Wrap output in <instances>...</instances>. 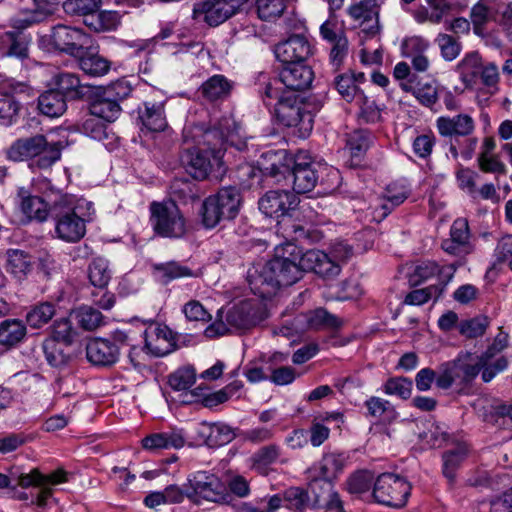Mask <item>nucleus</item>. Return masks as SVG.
Returning a JSON list of instances; mask_svg holds the SVG:
<instances>
[{"label":"nucleus","instance_id":"1","mask_svg":"<svg viewBox=\"0 0 512 512\" xmlns=\"http://www.w3.org/2000/svg\"><path fill=\"white\" fill-rule=\"evenodd\" d=\"M241 130V126L231 117H223L213 128H206L203 124L186 126L184 140L195 144L184 157L187 172L196 180H204L212 172L216 176L223 174L225 145L238 150L246 148Z\"/></svg>","mask_w":512,"mask_h":512},{"label":"nucleus","instance_id":"2","mask_svg":"<svg viewBox=\"0 0 512 512\" xmlns=\"http://www.w3.org/2000/svg\"><path fill=\"white\" fill-rule=\"evenodd\" d=\"M302 250L292 242L275 248V256L264 265L248 271L251 291L261 298H270L282 286H291L302 278Z\"/></svg>","mask_w":512,"mask_h":512},{"label":"nucleus","instance_id":"3","mask_svg":"<svg viewBox=\"0 0 512 512\" xmlns=\"http://www.w3.org/2000/svg\"><path fill=\"white\" fill-rule=\"evenodd\" d=\"M260 170L271 177L293 178V189L296 193H307L313 190L318 182L315 163L307 151H299L295 156L288 157L285 150L267 151L259 161Z\"/></svg>","mask_w":512,"mask_h":512},{"label":"nucleus","instance_id":"4","mask_svg":"<svg viewBox=\"0 0 512 512\" xmlns=\"http://www.w3.org/2000/svg\"><path fill=\"white\" fill-rule=\"evenodd\" d=\"M52 200L55 237L66 243L79 242L86 234V224L92 220L93 203L65 192Z\"/></svg>","mask_w":512,"mask_h":512},{"label":"nucleus","instance_id":"5","mask_svg":"<svg viewBox=\"0 0 512 512\" xmlns=\"http://www.w3.org/2000/svg\"><path fill=\"white\" fill-rule=\"evenodd\" d=\"M62 148L60 141L48 142L44 135L37 134L14 141L6 155L15 162L33 160L38 168L46 169L60 160Z\"/></svg>","mask_w":512,"mask_h":512},{"label":"nucleus","instance_id":"6","mask_svg":"<svg viewBox=\"0 0 512 512\" xmlns=\"http://www.w3.org/2000/svg\"><path fill=\"white\" fill-rule=\"evenodd\" d=\"M240 203V193L236 188H222L203 201L200 209L201 223L205 228L212 229L223 221L234 219L239 213Z\"/></svg>","mask_w":512,"mask_h":512},{"label":"nucleus","instance_id":"7","mask_svg":"<svg viewBox=\"0 0 512 512\" xmlns=\"http://www.w3.org/2000/svg\"><path fill=\"white\" fill-rule=\"evenodd\" d=\"M186 497L195 504L210 502L230 504V495L226 483L216 474L207 471H197L187 478Z\"/></svg>","mask_w":512,"mask_h":512},{"label":"nucleus","instance_id":"8","mask_svg":"<svg viewBox=\"0 0 512 512\" xmlns=\"http://www.w3.org/2000/svg\"><path fill=\"white\" fill-rule=\"evenodd\" d=\"M91 37L81 29L59 24L54 26L49 33L40 35L38 46L46 52H63L70 56L80 55L88 45Z\"/></svg>","mask_w":512,"mask_h":512},{"label":"nucleus","instance_id":"9","mask_svg":"<svg viewBox=\"0 0 512 512\" xmlns=\"http://www.w3.org/2000/svg\"><path fill=\"white\" fill-rule=\"evenodd\" d=\"M154 232L165 238H181L186 234V221L177 204L172 201L152 202L149 207Z\"/></svg>","mask_w":512,"mask_h":512},{"label":"nucleus","instance_id":"10","mask_svg":"<svg viewBox=\"0 0 512 512\" xmlns=\"http://www.w3.org/2000/svg\"><path fill=\"white\" fill-rule=\"evenodd\" d=\"M333 255L311 249L302 252L301 264L305 271H311L325 280L335 279L341 272L340 262L349 257L351 249L339 244L332 250Z\"/></svg>","mask_w":512,"mask_h":512},{"label":"nucleus","instance_id":"11","mask_svg":"<svg viewBox=\"0 0 512 512\" xmlns=\"http://www.w3.org/2000/svg\"><path fill=\"white\" fill-rule=\"evenodd\" d=\"M410 493L411 485L405 478L394 473H382L374 482L372 495L379 504L402 508Z\"/></svg>","mask_w":512,"mask_h":512},{"label":"nucleus","instance_id":"12","mask_svg":"<svg viewBox=\"0 0 512 512\" xmlns=\"http://www.w3.org/2000/svg\"><path fill=\"white\" fill-rule=\"evenodd\" d=\"M58 194H64L63 191L50 188L45 192V197L32 195L30 191L24 187H20L17 191L18 204L22 213L30 220L37 222H45L52 217V208Z\"/></svg>","mask_w":512,"mask_h":512},{"label":"nucleus","instance_id":"13","mask_svg":"<svg viewBox=\"0 0 512 512\" xmlns=\"http://www.w3.org/2000/svg\"><path fill=\"white\" fill-rule=\"evenodd\" d=\"M259 210L268 217L282 221L289 220L299 205V198L287 190L267 191L258 202ZM282 228V222L278 221Z\"/></svg>","mask_w":512,"mask_h":512},{"label":"nucleus","instance_id":"14","mask_svg":"<svg viewBox=\"0 0 512 512\" xmlns=\"http://www.w3.org/2000/svg\"><path fill=\"white\" fill-rule=\"evenodd\" d=\"M274 109L278 120L283 125L311 129V115L304 110L302 100L296 93L282 95L279 102H275Z\"/></svg>","mask_w":512,"mask_h":512},{"label":"nucleus","instance_id":"15","mask_svg":"<svg viewBox=\"0 0 512 512\" xmlns=\"http://www.w3.org/2000/svg\"><path fill=\"white\" fill-rule=\"evenodd\" d=\"M247 0H204L194 6L193 13L210 26H218L235 15Z\"/></svg>","mask_w":512,"mask_h":512},{"label":"nucleus","instance_id":"16","mask_svg":"<svg viewBox=\"0 0 512 512\" xmlns=\"http://www.w3.org/2000/svg\"><path fill=\"white\" fill-rule=\"evenodd\" d=\"M308 489L312 494V510L324 509L343 511V503L334 488V482L307 477Z\"/></svg>","mask_w":512,"mask_h":512},{"label":"nucleus","instance_id":"17","mask_svg":"<svg viewBox=\"0 0 512 512\" xmlns=\"http://www.w3.org/2000/svg\"><path fill=\"white\" fill-rule=\"evenodd\" d=\"M441 248L446 253L460 259L474 251V245L471 242V234L466 219L458 218L453 222L450 228V238L442 241Z\"/></svg>","mask_w":512,"mask_h":512},{"label":"nucleus","instance_id":"18","mask_svg":"<svg viewBox=\"0 0 512 512\" xmlns=\"http://www.w3.org/2000/svg\"><path fill=\"white\" fill-rule=\"evenodd\" d=\"M147 352L155 357H163L171 353L176 345L172 330L160 323H151L144 332Z\"/></svg>","mask_w":512,"mask_h":512},{"label":"nucleus","instance_id":"19","mask_svg":"<svg viewBox=\"0 0 512 512\" xmlns=\"http://www.w3.org/2000/svg\"><path fill=\"white\" fill-rule=\"evenodd\" d=\"M347 459L348 457L345 453L336 451L325 452L319 461L312 464L306 470L305 474L307 477L334 482L344 471Z\"/></svg>","mask_w":512,"mask_h":512},{"label":"nucleus","instance_id":"20","mask_svg":"<svg viewBox=\"0 0 512 512\" xmlns=\"http://www.w3.org/2000/svg\"><path fill=\"white\" fill-rule=\"evenodd\" d=\"M311 54L308 40L301 35H292L275 47V55L284 66L294 63H304Z\"/></svg>","mask_w":512,"mask_h":512},{"label":"nucleus","instance_id":"21","mask_svg":"<svg viewBox=\"0 0 512 512\" xmlns=\"http://www.w3.org/2000/svg\"><path fill=\"white\" fill-rule=\"evenodd\" d=\"M145 450L154 452L162 449H181L186 444V435L181 428L151 433L141 440Z\"/></svg>","mask_w":512,"mask_h":512},{"label":"nucleus","instance_id":"22","mask_svg":"<svg viewBox=\"0 0 512 512\" xmlns=\"http://www.w3.org/2000/svg\"><path fill=\"white\" fill-rule=\"evenodd\" d=\"M281 82L291 92L308 88L313 80L312 69L304 63L286 65L280 72Z\"/></svg>","mask_w":512,"mask_h":512},{"label":"nucleus","instance_id":"23","mask_svg":"<svg viewBox=\"0 0 512 512\" xmlns=\"http://www.w3.org/2000/svg\"><path fill=\"white\" fill-rule=\"evenodd\" d=\"M86 356L94 365L109 366L118 360L119 347L106 339H92L86 346Z\"/></svg>","mask_w":512,"mask_h":512},{"label":"nucleus","instance_id":"24","mask_svg":"<svg viewBox=\"0 0 512 512\" xmlns=\"http://www.w3.org/2000/svg\"><path fill=\"white\" fill-rule=\"evenodd\" d=\"M226 320L230 327L243 330L255 326L261 317L259 308L252 301H243L228 312Z\"/></svg>","mask_w":512,"mask_h":512},{"label":"nucleus","instance_id":"25","mask_svg":"<svg viewBox=\"0 0 512 512\" xmlns=\"http://www.w3.org/2000/svg\"><path fill=\"white\" fill-rule=\"evenodd\" d=\"M409 195V189L403 182H394L387 186L384 201L372 207L373 217L377 221L384 219L392 208L402 204Z\"/></svg>","mask_w":512,"mask_h":512},{"label":"nucleus","instance_id":"26","mask_svg":"<svg viewBox=\"0 0 512 512\" xmlns=\"http://www.w3.org/2000/svg\"><path fill=\"white\" fill-rule=\"evenodd\" d=\"M75 58L77 59L81 71L89 77H103L107 75L111 69V62L98 52L93 51L90 44L88 48H85L83 52Z\"/></svg>","mask_w":512,"mask_h":512},{"label":"nucleus","instance_id":"27","mask_svg":"<svg viewBox=\"0 0 512 512\" xmlns=\"http://www.w3.org/2000/svg\"><path fill=\"white\" fill-rule=\"evenodd\" d=\"M436 127L440 135L445 137L451 136H468L474 130V121L467 114H458L454 117L440 116L436 120Z\"/></svg>","mask_w":512,"mask_h":512},{"label":"nucleus","instance_id":"28","mask_svg":"<svg viewBox=\"0 0 512 512\" xmlns=\"http://www.w3.org/2000/svg\"><path fill=\"white\" fill-rule=\"evenodd\" d=\"M35 9L22 12L11 20L12 26L16 29H25L35 23L41 22L47 15L52 14L59 0H33Z\"/></svg>","mask_w":512,"mask_h":512},{"label":"nucleus","instance_id":"29","mask_svg":"<svg viewBox=\"0 0 512 512\" xmlns=\"http://www.w3.org/2000/svg\"><path fill=\"white\" fill-rule=\"evenodd\" d=\"M281 454V448L277 444L262 446L251 455L250 468L259 475L267 476L272 471L271 466L279 461Z\"/></svg>","mask_w":512,"mask_h":512},{"label":"nucleus","instance_id":"30","mask_svg":"<svg viewBox=\"0 0 512 512\" xmlns=\"http://www.w3.org/2000/svg\"><path fill=\"white\" fill-rule=\"evenodd\" d=\"M27 335L26 324L17 318L0 321V346L6 350L17 347Z\"/></svg>","mask_w":512,"mask_h":512},{"label":"nucleus","instance_id":"31","mask_svg":"<svg viewBox=\"0 0 512 512\" xmlns=\"http://www.w3.org/2000/svg\"><path fill=\"white\" fill-rule=\"evenodd\" d=\"M33 257L21 249H8L6 252V269L14 278L21 281L34 269Z\"/></svg>","mask_w":512,"mask_h":512},{"label":"nucleus","instance_id":"32","mask_svg":"<svg viewBox=\"0 0 512 512\" xmlns=\"http://www.w3.org/2000/svg\"><path fill=\"white\" fill-rule=\"evenodd\" d=\"M232 87V82L224 75L216 74L202 83L199 92L204 99L213 102L226 99Z\"/></svg>","mask_w":512,"mask_h":512},{"label":"nucleus","instance_id":"33","mask_svg":"<svg viewBox=\"0 0 512 512\" xmlns=\"http://www.w3.org/2000/svg\"><path fill=\"white\" fill-rule=\"evenodd\" d=\"M29 37L22 32L7 31L0 36V45L3 55L19 59L28 57Z\"/></svg>","mask_w":512,"mask_h":512},{"label":"nucleus","instance_id":"34","mask_svg":"<svg viewBox=\"0 0 512 512\" xmlns=\"http://www.w3.org/2000/svg\"><path fill=\"white\" fill-rule=\"evenodd\" d=\"M458 369L461 374V386L471 384L481 371V366L485 364L483 354L476 355L470 352H460L456 357Z\"/></svg>","mask_w":512,"mask_h":512},{"label":"nucleus","instance_id":"35","mask_svg":"<svg viewBox=\"0 0 512 512\" xmlns=\"http://www.w3.org/2000/svg\"><path fill=\"white\" fill-rule=\"evenodd\" d=\"M143 106V110L139 109L142 125L151 132L163 131L167 127L163 104L145 102Z\"/></svg>","mask_w":512,"mask_h":512},{"label":"nucleus","instance_id":"36","mask_svg":"<svg viewBox=\"0 0 512 512\" xmlns=\"http://www.w3.org/2000/svg\"><path fill=\"white\" fill-rule=\"evenodd\" d=\"M153 273L155 278L163 284H168L176 279L195 276L190 267L177 261L155 264L153 266Z\"/></svg>","mask_w":512,"mask_h":512},{"label":"nucleus","instance_id":"37","mask_svg":"<svg viewBox=\"0 0 512 512\" xmlns=\"http://www.w3.org/2000/svg\"><path fill=\"white\" fill-rule=\"evenodd\" d=\"M332 421L343 423V414L327 413L322 418H314L308 432V440L313 447L321 446L330 436V428L325 424Z\"/></svg>","mask_w":512,"mask_h":512},{"label":"nucleus","instance_id":"38","mask_svg":"<svg viewBox=\"0 0 512 512\" xmlns=\"http://www.w3.org/2000/svg\"><path fill=\"white\" fill-rule=\"evenodd\" d=\"M460 265L461 263L457 262L448 266L440 267L435 261H423L417 265L415 275L421 280H427L438 275L443 283L441 287H445L453 278L457 267Z\"/></svg>","mask_w":512,"mask_h":512},{"label":"nucleus","instance_id":"39","mask_svg":"<svg viewBox=\"0 0 512 512\" xmlns=\"http://www.w3.org/2000/svg\"><path fill=\"white\" fill-rule=\"evenodd\" d=\"M368 416L381 421L383 423L390 424L394 422L398 413L395 407L388 401L377 396H371L364 403Z\"/></svg>","mask_w":512,"mask_h":512},{"label":"nucleus","instance_id":"40","mask_svg":"<svg viewBox=\"0 0 512 512\" xmlns=\"http://www.w3.org/2000/svg\"><path fill=\"white\" fill-rule=\"evenodd\" d=\"M90 113L106 122H114L121 114L120 104L104 93L97 96L90 104Z\"/></svg>","mask_w":512,"mask_h":512},{"label":"nucleus","instance_id":"41","mask_svg":"<svg viewBox=\"0 0 512 512\" xmlns=\"http://www.w3.org/2000/svg\"><path fill=\"white\" fill-rule=\"evenodd\" d=\"M66 107L64 96L56 90L46 91L38 98L39 111L51 118L61 116L65 112Z\"/></svg>","mask_w":512,"mask_h":512},{"label":"nucleus","instance_id":"42","mask_svg":"<svg viewBox=\"0 0 512 512\" xmlns=\"http://www.w3.org/2000/svg\"><path fill=\"white\" fill-rule=\"evenodd\" d=\"M56 313L55 305L50 302H42L30 308L26 313V323L32 329H39L49 323Z\"/></svg>","mask_w":512,"mask_h":512},{"label":"nucleus","instance_id":"43","mask_svg":"<svg viewBox=\"0 0 512 512\" xmlns=\"http://www.w3.org/2000/svg\"><path fill=\"white\" fill-rule=\"evenodd\" d=\"M196 370L192 365H184L168 375V385L174 391H187L196 382Z\"/></svg>","mask_w":512,"mask_h":512},{"label":"nucleus","instance_id":"44","mask_svg":"<svg viewBox=\"0 0 512 512\" xmlns=\"http://www.w3.org/2000/svg\"><path fill=\"white\" fill-rule=\"evenodd\" d=\"M461 385V374L456 358L442 363L437 370L436 385L440 389H449L452 385Z\"/></svg>","mask_w":512,"mask_h":512},{"label":"nucleus","instance_id":"45","mask_svg":"<svg viewBox=\"0 0 512 512\" xmlns=\"http://www.w3.org/2000/svg\"><path fill=\"white\" fill-rule=\"evenodd\" d=\"M358 107V117L365 123H377L381 120L382 108L376 103V101L363 92L354 101Z\"/></svg>","mask_w":512,"mask_h":512},{"label":"nucleus","instance_id":"46","mask_svg":"<svg viewBox=\"0 0 512 512\" xmlns=\"http://www.w3.org/2000/svg\"><path fill=\"white\" fill-rule=\"evenodd\" d=\"M285 506L299 512L312 509L311 497L307 490L301 487H290L283 494Z\"/></svg>","mask_w":512,"mask_h":512},{"label":"nucleus","instance_id":"47","mask_svg":"<svg viewBox=\"0 0 512 512\" xmlns=\"http://www.w3.org/2000/svg\"><path fill=\"white\" fill-rule=\"evenodd\" d=\"M54 83L63 96L79 97L82 93L79 76L75 73L60 72L54 76Z\"/></svg>","mask_w":512,"mask_h":512},{"label":"nucleus","instance_id":"48","mask_svg":"<svg viewBox=\"0 0 512 512\" xmlns=\"http://www.w3.org/2000/svg\"><path fill=\"white\" fill-rule=\"evenodd\" d=\"M348 15L355 21L364 23L378 18L379 4L375 0H361L348 8Z\"/></svg>","mask_w":512,"mask_h":512},{"label":"nucleus","instance_id":"49","mask_svg":"<svg viewBox=\"0 0 512 512\" xmlns=\"http://www.w3.org/2000/svg\"><path fill=\"white\" fill-rule=\"evenodd\" d=\"M84 24L95 31H109L117 27L118 14L113 11H99L92 14L89 19H84Z\"/></svg>","mask_w":512,"mask_h":512},{"label":"nucleus","instance_id":"50","mask_svg":"<svg viewBox=\"0 0 512 512\" xmlns=\"http://www.w3.org/2000/svg\"><path fill=\"white\" fill-rule=\"evenodd\" d=\"M334 83L338 93L347 102H354L363 93L357 85L355 74L338 75Z\"/></svg>","mask_w":512,"mask_h":512},{"label":"nucleus","instance_id":"51","mask_svg":"<svg viewBox=\"0 0 512 512\" xmlns=\"http://www.w3.org/2000/svg\"><path fill=\"white\" fill-rule=\"evenodd\" d=\"M372 141V135L363 129L355 130L348 134L346 147L352 157H361L368 150Z\"/></svg>","mask_w":512,"mask_h":512},{"label":"nucleus","instance_id":"52","mask_svg":"<svg viewBox=\"0 0 512 512\" xmlns=\"http://www.w3.org/2000/svg\"><path fill=\"white\" fill-rule=\"evenodd\" d=\"M88 277L93 286L106 287L111 278L108 261L104 258H95L89 265Z\"/></svg>","mask_w":512,"mask_h":512},{"label":"nucleus","instance_id":"53","mask_svg":"<svg viewBox=\"0 0 512 512\" xmlns=\"http://www.w3.org/2000/svg\"><path fill=\"white\" fill-rule=\"evenodd\" d=\"M101 6V0H66L63 3L65 12L89 19Z\"/></svg>","mask_w":512,"mask_h":512},{"label":"nucleus","instance_id":"54","mask_svg":"<svg viewBox=\"0 0 512 512\" xmlns=\"http://www.w3.org/2000/svg\"><path fill=\"white\" fill-rule=\"evenodd\" d=\"M467 448L465 445H459L455 449L449 450L443 455V473L450 480L455 478V471L465 459Z\"/></svg>","mask_w":512,"mask_h":512},{"label":"nucleus","instance_id":"55","mask_svg":"<svg viewBox=\"0 0 512 512\" xmlns=\"http://www.w3.org/2000/svg\"><path fill=\"white\" fill-rule=\"evenodd\" d=\"M435 43L439 47L442 58L446 61L456 59L462 50L461 42L449 34H438L435 38Z\"/></svg>","mask_w":512,"mask_h":512},{"label":"nucleus","instance_id":"56","mask_svg":"<svg viewBox=\"0 0 512 512\" xmlns=\"http://www.w3.org/2000/svg\"><path fill=\"white\" fill-rule=\"evenodd\" d=\"M257 14L260 19L270 21L280 17L286 9L285 0H256Z\"/></svg>","mask_w":512,"mask_h":512},{"label":"nucleus","instance_id":"57","mask_svg":"<svg viewBox=\"0 0 512 512\" xmlns=\"http://www.w3.org/2000/svg\"><path fill=\"white\" fill-rule=\"evenodd\" d=\"M63 343L55 339H46L43 342V351L47 362L53 367L65 365L68 356L64 353Z\"/></svg>","mask_w":512,"mask_h":512},{"label":"nucleus","instance_id":"58","mask_svg":"<svg viewBox=\"0 0 512 512\" xmlns=\"http://www.w3.org/2000/svg\"><path fill=\"white\" fill-rule=\"evenodd\" d=\"M20 103L13 96L0 98V124L11 126L19 116Z\"/></svg>","mask_w":512,"mask_h":512},{"label":"nucleus","instance_id":"59","mask_svg":"<svg viewBox=\"0 0 512 512\" xmlns=\"http://www.w3.org/2000/svg\"><path fill=\"white\" fill-rule=\"evenodd\" d=\"M78 324L85 330H95L103 323V316L100 311L89 307H80L76 312Z\"/></svg>","mask_w":512,"mask_h":512},{"label":"nucleus","instance_id":"60","mask_svg":"<svg viewBox=\"0 0 512 512\" xmlns=\"http://www.w3.org/2000/svg\"><path fill=\"white\" fill-rule=\"evenodd\" d=\"M307 323L310 328L314 329L322 327L337 328L341 325V320L325 309L319 308L308 314Z\"/></svg>","mask_w":512,"mask_h":512},{"label":"nucleus","instance_id":"61","mask_svg":"<svg viewBox=\"0 0 512 512\" xmlns=\"http://www.w3.org/2000/svg\"><path fill=\"white\" fill-rule=\"evenodd\" d=\"M383 391L387 395L407 399L412 392V381L404 377L390 378L385 382Z\"/></svg>","mask_w":512,"mask_h":512},{"label":"nucleus","instance_id":"62","mask_svg":"<svg viewBox=\"0 0 512 512\" xmlns=\"http://www.w3.org/2000/svg\"><path fill=\"white\" fill-rule=\"evenodd\" d=\"M479 177L480 175L470 168L460 167L456 172L458 187L472 198H475Z\"/></svg>","mask_w":512,"mask_h":512},{"label":"nucleus","instance_id":"63","mask_svg":"<svg viewBox=\"0 0 512 512\" xmlns=\"http://www.w3.org/2000/svg\"><path fill=\"white\" fill-rule=\"evenodd\" d=\"M429 42L420 36L406 39L402 45V54L410 61L425 55L429 49Z\"/></svg>","mask_w":512,"mask_h":512},{"label":"nucleus","instance_id":"64","mask_svg":"<svg viewBox=\"0 0 512 512\" xmlns=\"http://www.w3.org/2000/svg\"><path fill=\"white\" fill-rule=\"evenodd\" d=\"M234 436L230 426L222 423L213 424L209 428L207 442L210 446H223L232 441Z\"/></svg>","mask_w":512,"mask_h":512}]
</instances>
